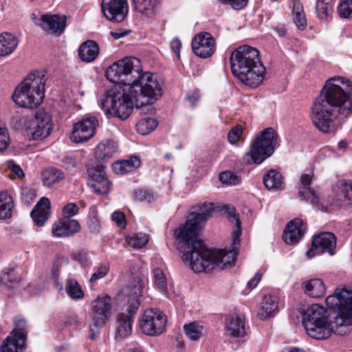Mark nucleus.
Here are the masks:
<instances>
[{
    "mask_svg": "<svg viewBox=\"0 0 352 352\" xmlns=\"http://www.w3.org/2000/svg\"><path fill=\"white\" fill-rule=\"evenodd\" d=\"M21 194L23 198L25 199V201L28 202H29L30 200H33L36 197V191L32 188H23Z\"/></svg>",
    "mask_w": 352,
    "mask_h": 352,
    "instance_id": "55",
    "label": "nucleus"
},
{
    "mask_svg": "<svg viewBox=\"0 0 352 352\" xmlns=\"http://www.w3.org/2000/svg\"><path fill=\"white\" fill-rule=\"evenodd\" d=\"M317 16L322 20H328L332 15L333 8L316 6Z\"/></svg>",
    "mask_w": 352,
    "mask_h": 352,
    "instance_id": "52",
    "label": "nucleus"
},
{
    "mask_svg": "<svg viewBox=\"0 0 352 352\" xmlns=\"http://www.w3.org/2000/svg\"><path fill=\"white\" fill-rule=\"evenodd\" d=\"M108 272L109 268L107 267V266L104 265H100L95 269L94 272L89 278V281L91 283L95 282L97 280H99L104 277Z\"/></svg>",
    "mask_w": 352,
    "mask_h": 352,
    "instance_id": "49",
    "label": "nucleus"
},
{
    "mask_svg": "<svg viewBox=\"0 0 352 352\" xmlns=\"http://www.w3.org/2000/svg\"><path fill=\"white\" fill-rule=\"evenodd\" d=\"M8 167L10 168L11 171L16 174L19 177L22 178L25 176L23 170L21 168V167L19 165L14 164V162H10Z\"/></svg>",
    "mask_w": 352,
    "mask_h": 352,
    "instance_id": "56",
    "label": "nucleus"
},
{
    "mask_svg": "<svg viewBox=\"0 0 352 352\" xmlns=\"http://www.w3.org/2000/svg\"><path fill=\"white\" fill-rule=\"evenodd\" d=\"M226 332L232 337L244 336V322L237 315L228 316L226 323Z\"/></svg>",
    "mask_w": 352,
    "mask_h": 352,
    "instance_id": "27",
    "label": "nucleus"
},
{
    "mask_svg": "<svg viewBox=\"0 0 352 352\" xmlns=\"http://www.w3.org/2000/svg\"><path fill=\"white\" fill-rule=\"evenodd\" d=\"M230 62L233 75L243 84L257 87L262 83L265 67L257 49L250 45L240 46L232 52Z\"/></svg>",
    "mask_w": 352,
    "mask_h": 352,
    "instance_id": "5",
    "label": "nucleus"
},
{
    "mask_svg": "<svg viewBox=\"0 0 352 352\" xmlns=\"http://www.w3.org/2000/svg\"><path fill=\"white\" fill-rule=\"evenodd\" d=\"M153 273L155 285L161 292H165L167 287V281L164 272L160 268H155L153 270Z\"/></svg>",
    "mask_w": 352,
    "mask_h": 352,
    "instance_id": "42",
    "label": "nucleus"
},
{
    "mask_svg": "<svg viewBox=\"0 0 352 352\" xmlns=\"http://www.w3.org/2000/svg\"><path fill=\"white\" fill-rule=\"evenodd\" d=\"M219 178L221 183L229 185H236L241 182L240 177L230 171L221 173Z\"/></svg>",
    "mask_w": 352,
    "mask_h": 352,
    "instance_id": "44",
    "label": "nucleus"
},
{
    "mask_svg": "<svg viewBox=\"0 0 352 352\" xmlns=\"http://www.w3.org/2000/svg\"><path fill=\"white\" fill-rule=\"evenodd\" d=\"M63 324L65 327H69L72 328H76L78 325V316L76 315H71L65 318L63 321Z\"/></svg>",
    "mask_w": 352,
    "mask_h": 352,
    "instance_id": "54",
    "label": "nucleus"
},
{
    "mask_svg": "<svg viewBox=\"0 0 352 352\" xmlns=\"http://www.w3.org/2000/svg\"><path fill=\"white\" fill-rule=\"evenodd\" d=\"M340 84L352 87V82L347 78L334 77L329 79L311 108L312 122L322 132L328 133L334 120L344 119L352 112L349 95Z\"/></svg>",
    "mask_w": 352,
    "mask_h": 352,
    "instance_id": "4",
    "label": "nucleus"
},
{
    "mask_svg": "<svg viewBox=\"0 0 352 352\" xmlns=\"http://www.w3.org/2000/svg\"><path fill=\"white\" fill-rule=\"evenodd\" d=\"M13 200L7 192H0V219L11 217Z\"/></svg>",
    "mask_w": 352,
    "mask_h": 352,
    "instance_id": "35",
    "label": "nucleus"
},
{
    "mask_svg": "<svg viewBox=\"0 0 352 352\" xmlns=\"http://www.w3.org/2000/svg\"><path fill=\"white\" fill-rule=\"evenodd\" d=\"M333 197L332 205L336 207L352 208V180L340 179L332 186Z\"/></svg>",
    "mask_w": 352,
    "mask_h": 352,
    "instance_id": "11",
    "label": "nucleus"
},
{
    "mask_svg": "<svg viewBox=\"0 0 352 352\" xmlns=\"http://www.w3.org/2000/svg\"><path fill=\"white\" fill-rule=\"evenodd\" d=\"M157 126V122L155 119L144 118L136 124V130L138 133L145 135L153 131Z\"/></svg>",
    "mask_w": 352,
    "mask_h": 352,
    "instance_id": "38",
    "label": "nucleus"
},
{
    "mask_svg": "<svg viewBox=\"0 0 352 352\" xmlns=\"http://www.w3.org/2000/svg\"><path fill=\"white\" fill-rule=\"evenodd\" d=\"M101 8L107 19L116 23L122 22L128 13L126 0H102Z\"/></svg>",
    "mask_w": 352,
    "mask_h": 352,
    "instance_id": "14",
    "label": "nucleus"
},
{
    "mask_svg": "<svg viewBox=\"0 0 352 352\" xmlns=\"http://www.w3.org/2000/svg\"><path fill=\"white\" fill-rule=\"evenodd\" d=\"M301 287L304 293L312 298L323 296L326 289L323 281L320 278L303 280Z\"/></svg>",
    "mask_w": 352,
    "mask_h": 352,
    "instance_id": "25",
    "label": "nucleus"
},
{
    "mask_svg": "<svg viewBox=\"0 0 352 352\" xmlns=\"http://www.w3.org/2000/svg\"><path fill=\"white\" fill-rule=\"evenodd\" d=\"M140 166V160L137 156H132L129 160H124L113 164L112 169L116 174H125L131 172Z\"/></svg>",
    "mask_w": 352,
    "mask_h": 352,
    "instance_id": "30",
    "label": "nucleus"
},
{
    "mask_svg": "<svg viewBox=\"0 0 352 352\" xmlns=\"http://www.w3.org/2000/svg\"><path fill=\"white\" fill-rule=\"evenodd\" d=\"M65 25L66 18L65 16L43 14L41 19L40 26L48 33L60 35L63 32Z\"/></svg>",
    "mask_w": 352,
    "mask_h": 352,
    "instance_id": "19",
    "label": "nucleus"
},
{
    "mask_svg": "<svg viewBox=\"0 0 352 352\" xmlns=\"http://www.w3.org/2000/svg\"><path fill=\"white\" fill-rule=\"evenodd\" d=\"M25 346H21L19 341L8 337L3 342L0 352H17L18 349H23Z\"/></svg>",
    "mask_w": 352,
    "mask_h": 352,
    "instance_id": "43",
    "label": "nucleus"
},
{
    "mask_svg": "<svg viewBox=\"0 0 352 352\" xmlns=\"http://www.w3.org/2000/svg\"><path fill=\"white\" fill-rule=\"evenodd\" d=\"M65 290L72 299H80L84 296V293L78 283L72 279L67 280Z\"/></svg>",
    "mask_w": 352,
    "mask_h": 352,
    "instance_id": "40",
    "label": "nucleus"
},
{
    "mask_svg": "<svg viewBox=\"0 0 352 352\" xmlns=\"http://www.w3.org/2000/svg\"><path fill=\"white\" fill-rule=\"evenodd\" d=\"M140 303L138 300H133L128 305L125 312H122L118 315L116 331L120 337L126 338L131 334L132 323Z\"/></svg>",
    "mask_w": 352,
    "mask_h": 352,
    "instance_id": "15",
    "label": "nucleus"
},
{
    "mask_svg": "<svg viewBox=\"0 0 352 352\" xmlns=\"http://www.w3.org/2000/svg\"><path fill=\"white\" fill-rule=\"evenodd\" d=\"M79 58L85 63H91L96 59L99 54L98 43L93 40L83 42L78 50Z\"/></svg>",
    "mask_w": 352,
    "mask_h": 352,
    "instance_id": "24",
    "label": "nucleus"
},
{
    "mask_svg": "<svg viewBox=\"0 0 352 352\" xmlns=\"http://www.w3.org/2000/svg\"><path fill=\"white\" fill-rule=\"evenodd\" d=\"M199 98V95L195 92H190L187 95V99L191 103L192 106H195Z\"/></svg>",
    "mask_w": 352,
    "mask_h": 352,
    "instance_id": "62",
    "label": "nucleus"
},
{
    "mask_svg": "<svg viewBox=\"0 0 352 352\" xmlns=\"http://www.w3.org/2000/svg\"><path fill=\"white\" fill-rule=\"evenodd\" d=\"M71 256L73 260L77 261L82 266H87L90 263L88 253L85 250L73 252Z\"/></svg>",
    "mask_w": 352,
    "mask_h": 352,
    "instance_id": "45",
    "label": "nucleus"
},
{
    "mask_svg": "<svg viewBox=\"0 0 352 352\" xmlns=\"http://www.w3.org/2000/svg\"><path fill=\"white\" fill-rule=\"evenodd\" d=\"M78 206L74 203H69L62 209V214L65 219L75 216L78 212Z\"/></svg>",
    "mask_w": 352,
    "mask_h": 352,
    "instance_id": "50",
    "label": "nucleus"
},
{
    "mask_svg": "<svg viewBox=\"0 0 352 352\" xmlns=\"http://www.w3.org/2000/svg\"><path fill=\"white\" fill-rule=\"evenodd\" d=\"M89 228L91 232L96 234L99 232L100 226L96 221L91 220L89 223Z\"/></svg>",
    "mask_w": 352,
    "mask_h": 352,
    "instance_id": "63",
    "label": "nucleus"
},
{
    "mask_svg": "<svg viewBox=\"0 0 352 352\" xmlns=\"http://www.w3.org/2000/svg\"><path fill=\"white\" fill-rule=\"evenodd\" d=\"M45 75L31 73L15 89L12 98L15 104L23 108L38 107L44 98Z\"/></svg>",
    "mask_w": 352,
    "mask_h": 352,
    "instance_id": "6",
    "label": "nucleus"
},
{
    "mask_svg": "<svg viewBox=\"0 0 352 352\" xmlns=\"http://www.w3.org/2000/svg\"><path fill=\"white\" fill-rule=\"evenodd\" d=\"M0 281L8 289H14L19 284V277L14 268H9L3 271Z\"/></svg>",
    "mask_w": 352,
    "mask_h": 352,
    "instance_id": "36",
    "label": "nucleus"
},
{
    "mask_svg": "<svg viewBox=\"0 0 352 352\" xmlns=\"http://www.w3.org/2000/svg\"><path fill=\"white\" fill-rule=\"evenodd\" d=\"M327 307L314 304L302 314V325L307 333L316 340L327 339L333 332L346 334V327L352 325V288H337L333 294L326 298Z\"/></svg>",
    "mask_w": 352,
    "mask_h": 352,
    "instance_id": "3",
    "label": "nucleus"
},
{
    "mask_svg": "<svg viewBox=\"0 0 352 352\" xmlns=\"http://www.w3.org/2000/svg\"><path fill=\"white\" fill-rule=\"evenodd\" d=\"M336 237L331 232H321L314 236L311 248L307 251L308 258H311L316 254L327 252L329 255L335 254Z\"/></svg>",
    "mask_w": 352,
    "mask_h": 352,
    "instance_id": "12",
    "label": "nucleus"
},
{
    "mask_svg": "<svg viewBox=\"0 0 352 352\" xmlns=\"http://www.w3.org/2000/svg\"><path fill=\"white\" fill-rule=\"evenodd\" d=\"M263 182L268 190H279L284 188L281 173L274 169H270L263 175Z\"/></svg>",
    "mask_w": 352,
    "mask_h": 352,
    "instance_id": "29",
    "label": "nucleus"
},
{
    "mask_svg": "<svg viewBox=\"0 0 352 352\" xmlns=\"http://www.w3.org/2000/svg\"><path fill=\"white\" fill-rule=\"evenodd\" d=\"M19 44L18 38L11 33L0 34V56L11 54Z\"/></svg>",
    "mask_w": 352,
    "mask_h": 352,
    "instance_id": "28",
    "label": "nucleus"
},
{
    "mask_svg": "<svg viewBox=\"0 0 352 352\" xmlns=\"http://www.w3.org/2000/svg\"><path fill=\"white\" fill-rule=\"evenodd\" d=\"M307 226L300 218L289 221L284 229L283 239L287 245H296L303 237Z\"/></svg>",
    "mask_w": 352,
    "mask_h": 352,
    "instance_id": "18",
    "label": "nucleus"
},
{
    "mask_svg": "<svg viewBox=\"0 0 352 352\" xmlns=\"http://www.w3.org/2000/svg\"><path fill=\"white\" fill-rule=\"evenodd\" d=\"M112 299L108 295L98 297L91 304L93 317L89 324V336L94 340L100 333V329L104 326L110 318L112 309Z\"/></svg>",
    "mask_w": 352,
    "mask_h": 352,
    "instance_id": "8",
    "label": "nucleus"
},
{
    "mask_svg": "<svg viewBox=\"0 0 352 352\" xmlns=\"http://www.w3.org/2000/svg\"><path fill=\"white\" fill-rule=\"evenodd\" d=\"M162 0H132L134 10L142 16L153 19L157 14Z\"/></svg>",
    "mask_w": 352,
    "mask_h": 352,
    "instance_id": "22",
    "label": "nucleus"
},
{
    "mask_svg": "<svg viewBox=\"0 0 352 352\" xmlns=\"http://www.w3.org/2000/svg\"><path fill=\"white\" fill-rule=\"evenodd\" d=\"M352 12V0L343 1L338 7V13L342 18H347Z\"/></svg>",
    "mask_w": 352,
    "mask_h": 352,
    "instance_id": "48",
    "label": "nucleus"
},
{
    "mask_svg": "<svg viewBox=\"0 0 352 352\" xmlns=\"http://www.w3.org/2000/svg\"><path fill=\"white\" fill-rule=\"evenodd\" d=\"M277 134L272 127L262 131L251 144V150L243 156V162L250 165L259 164L274 152Z\"/></svg>",
    "mask_w": 352,
    "mask_h": 352,
    "instance_id": "7",
    "label": "nucleus"
},
{
    "mask_svg": "<svg viewBox=\"0 0 352 352\" xmlns=\"http://www.w3.org/2000/svg\"><path fill=\"white\" fill-rule=\"evenodd\" d=\"M166 322V316L162 312L148 309L142 314L139 320V326L144 334L156 336L164 331Z\"/></svg>",
    "mask_w": 352,
    "mask_h": 352,
    "instance_id": "10",
    "label": "nucleus"
},
{
    "mask_svg": "<svg viewBox=\"0 0 352 352\" xmlns=\"http://www.w3.org/2000/svg\"><path fill=\"white\" fill-rule=\"evenodd\" d=\"M116 85L105 92L100 106L107 115L122 120L127 119L137 109L154 104L162 95V83L150 72H142L140 59L125 57L109 66L105 72Z\"/></svg>",
    "mask_w": 352,
    "mask_h": 352,
    "instance_id": "1",
    "label": "nucleus"
},
{
    "mask_svg": "<svg viewBox=\"0 0 352 352\" xmlns=\"http://www.w3.org/2000/svg\"><path fill=\"white\" fill-rule=\"evenodd\" d=\"M313 177L312 170L309 173L302 174L300 178L299 196L302 199L310 200L312 204L316 205L319 203V198L310 186Z\"/></svg>",
    "mask_w": 352,
    "mask_h": 352,
    "instance_id": "21",
    "label": "nucleus"
},
{
    "mask_svg": "<svg viewBox=\"0 0 352 352\" xmlns=\"http://www.w3.org/2000/svg\"><path fill=\"white\" fill-rule=\"evenodd\" d=\"M186 336L191 340H198L202 336L203 327L195 322H190L184 326Z\"/></svg>",
    "mask_w": 352,
    "mask_h": 352,
    "instance_id": "39",
    "label": "nucleus"
},
{
    "mask_svg": "<svg viewBox=\"0 0 352 352\" xmlns=\"http://www.w3.org/2000/svg\"><path fill=\"white\" fill-rule=\"evenodd\" d=\"M118 151L117 144L112 140H104L96 146V157L98 160H105L113 156Z\"/></svg>",
    "mask_w": 352,
    "mask_h": 352,
    "instance_id": "26",
    "label": "nucleus"
},
{
    "mask_svg": "<svg viewBox=\"0 0 352 352\" xmlns=\"http://www.w3.org/2000/svg\"><path fill=\"white\" fill-rule=\"evenodd\" d=\"M170 45L171 50L175 53H176L177 56L179 57V52H180V50H181V47H182L181 41L177 38H173L171 41V42L170 43Z\"/></svg>",
    "mask_w": 352,
    "mask_h": 352,
    "instance_id": "57",
    "label": "nucleus"
},
{
    "mask_svg": "<svg viewBox=\"0 0 352 352\" xmlns=\"http://www.w3.org/2000/svg\"><path fill=\"white\" fill-rule=\"evenodd\" d=\"M214 207L212 203L204 204L196 211L191 212L186 223L174 231V236L183 250V259L188 262L195 272H210L214 266L222 263L232 265L235 263L241 234V222L235 209L225 205L223 210L233 221L236 229L233 232L232 248L209 249L197 236Z\"/></svg>",
    "mask_w": 352,
    "mask_h": 352,
    "instance_id": "2",
    "label": "nucleus"
},
{
    "mask_svg": "<svg viewBox=\"0 0 352 352\" xmlns=\"http://www.w3.org/2000/svg\"><path fill=\"white\" fill-rule=\"evenodd\" d=\"M336 0H317L316 6L333 8Z\"/></svg>",
    "mask_w": 352,
    "mask_h": 352,
    "instance_id": "60",
    "label": "nucleus"
},
{
    "mask_svg": "<svg viewBox=\"0 0 352 352\" xmlns=\"http://www.w3.org/2000/svg\"><path fill=\"white\" fill-rule=\"evenodd\" d=\"M98 124V120L94 116L83 118L74 124L71 140L76 143L87 142L94 135Z\"/></svg>",
    "mask_w": 352,
    "mask_h": 352,
    "instance_id": "13",
    "label": "nucleus"
},
{
    "mask_svg": "<svg viewBox=\"0 0 352 352\" xmlns=\"http://www.w3.org/2000/svg\"><path fill=\"white\" fill-rule=\"evenodd\" d=\"M221 3L229 5L235 10H240L246 7L248 0H218Z\"/></svg>",
    "mask_w": 352,
    "mask_h": 352,
    "instance_id": "51",
    "label": "nucleus"
},
{
    "mask_svg": "<svg viewBox=\"0 0 352 352\" xmlns=\"http://www.w3.org/2000/svg\"><path fill=\"white\" fill-rule=\"evenodd\" d=\"M50 201L47 197H42L31 212V217L38 226H42L50 215Z\"/></svg>",
    "mask_w": 352,
    "mask_h": 352,
    "instance_id": "23",
    "label": "nucleus"
},
{
    "mask_svg": "<svg viewBox=\"0 0 352 352\" xmlns=\"http://www.w3.org/2000/svg\"><path fill=\"white\" fill-rule=\"evenodd\" d=\"M129 33V31H123L121 30H118L116 31H111V36L115 39H119L126 36Z\"/></svg>",
    "mask_w": 352,
    "mask_h": 352,
    "instance_id": "61",
    "label": "nucleus"
},
{
    "mask_svg": "<svg viewBox=\"0 0 352 352\" xmlns=\"http://www.w3.org/2000/svg\"><path fill=\"white\" fill-rule=\"evenodd\" d=\"M148 241V237L145 234H133L126 237V242L129 245L140 249L143 248Z\"/></svg>",
    "mask_w": 352,
    "mask_h": 352,
    "instance_id": "41",
    "label": "nucleus"
},
{
    "mask_svg": "<svg viewBox=\"0 0 352 352\" xmlns=\"http://www.w3.org/2000/svg\"><path fill=\"white\" fill-rule=\"evenodd\" d=\"M105 167L97 164L89 170V182L96 194H106L110 188V182L106 177Z\"/></svg>",
    "mask_w": 352,
    "mask_h": 352,
    "instance_id": "17",
    "label": "nucleus"
},
{
    "mask_svg": "<svg viewBox=\"0 0 352 352\" xmlns=\"http://www.w3.org/2000/svg\"><path fill=\"white\" fill-rule=\"evenodd\" d=\"M134 197L136 200L140 201H146L151 202L155 199V196L153 192L144 189H139L136 190L135 192Z\"/></svg>",
    "mask_w": 352,
    "mask_h": 352,
    "instance_id": "47",
    "label": "nucleus"
},
{
    "mask_svg": "<svg viewBox=\"0 0 352 352\" xmlns=\"http://www.w3.org/2000/svg\"><path fill=\"white\" fill-rule=\"evenodd\" d=\"M293 19L296 26L299 30H304L307 25V19L302 5L299 2H295L293 5Z\"/></svg>",
    "mask_w": 352,
    "mask_h": 352,
    "instance_id": "37",
    "label": "nucleus"
},
{
    "mask_svg": "<svg viewBox=\"0 0 352 352\" xmlns=\"http://www.w3.org/2000/svg\"><path fill=\"white\" fill-rule=\"evenodd\" d=\"M191 45L195 55L202 58L211 56L215 52L214 39L208 32H201L196 35Z\"/></svg>",
    "mask_w": 352,
    "mask_h": 352,
    "instance_id": "16",
    "label": "nucleus"
},
{
    "mask_svg": "<svg viewBox=\"0 0 352 352\" xmlns=\"http://www.w3.org/2000/svg\"><path fill=\"white\" fill-rule=\"evenodd\" d=\"M14 328L13 329L12 338L19 341L21 346H25L27 339L26 321L22 318L16 317L14 320Z\"/></svg>",
    "mask_w": 352,
    "mask_h": 352,
    "instance_id": "33",
    "label": "nucleus"
},
{
    "mask_svg": "<svg viewBox=\"0 0 352 352\" xmlns=\"http://www.w3.org/2000/svg\"><path fill=\"white\" fill-rule=\"evenodd\" d=\"M142 292V285L140 281L134 280L132 283L124 286L121 292L124 296H128L129 305L133 300H138L140 302L139 298L141 296Z\"/></svg>",
    "mask_w": 352,
    "mask_h": 352,
    "instance_id": "34",
    "label": "nucleus"
},
{
    "mask_svg": "<svg viewBox=\"0 0 352 352\" xmlns=\"http://www.w3.org/2000/svg\"><path fill=\"white\" fill-rule=\"evenodd\" d=\"M261 279V274L259 272H257L254 276L248 282V287L251 289L255 288Z\"/></svg>",
    "mask_w": 352,
    "mask_h": 352,
    "instance_id": "59",
    "label": "nucleus"
},
{
    "mask_svg": "<svg viewBox=\"0 0 352 352\" xmlns=\"http://www.w3.org/2000/svg\"><path fill=\"white\" fill-rule=\"evenodd\" d=\"M111 219L118 226L124 228L126 225L125 216L123 212L117 211L112 214Z\"/></svg>",
    "mask_w": 352,
    "mask_h": 352,
    "instance_id": "53",
    "label": "nucleus"
},
{
    "mask_svg": "<svg viewBox=\"0 0 352 352\" xmlns=\"http://www.w3.org/2000/svg\"><path fill=\"white\" fill-rule=\"evenodd\" d=\"M80 228L78 221L74 219H66L54 223L52 234L56 237H67L79 232Z\"/></svg>",
    "mask_w": 352,
    "mask_h": 352,
    "instance_id": "20",
    "label": "nucleus"
},
{
    "mask_svg": "<svg viewBox=\"0 0 352 352\" xmlns=\"http://www.w3.org/2000/svg\"><path fill=\"white\" fill-rule=\"evenodd\" d=\"M278 311V304L276 297L265 296L263 299L262 307L258 313L263 320L270 318Z\"/></svg>",
    "mask_w": 352,
    "mask_h": 352,
    "instance_id": "31",
    "label": "nucleus"
},
{
    "mask_svg": "<svg viewBox=\"0 0 352 352\" xmlns=\"http://www.w3.org/2000/svg\"><path fill=\"white\" fill-rule=\"evenodd\" d=\"M41 178L43 185L50 187L63 179L65 174L61 170L51 167L42 173Z\"/></svg>",
    "mask_w": 352,
    "mask_h": 352,
    "instance_id": "32",
    "label": "nucleus"
},
{
    "mask_svg": "<svg viewBox=\"0 0 352 352\" xmlns=\"http://www.w3.org/2000/svg\"><path fill=\"white\" fill-rule=\"evenodd\" d=\"M243 128L240 124L233 127L228 134V140L232 144H236L240 139L242 134Z\"/></svg>",
    "mask_w": 352,
    "mask_h": 352,
    "instance_id": "46",
    "label": "nucleus"
},
{
    "mask_svg": "<svg viewBox=\"0 0 352 352\" xmlns=\"http://www.w3.org/2000/svg\"><path fill=\"white\" fill-rule=\"evenodd\" d=\"M60 259L64 260V258L61 257V256H57L56 260L53 263L52 271V278H58L59 265L58 263V261Z\"/></svg>",
    "mask_w": 352,
    "mask_h": 352,
    "instance_id": "58",
    "label": "nucleus"
},
{
    "mask_svg": "<svg viewBox=\"0 0 352 352\" xmlns=\"http://www.w3.org/2000/svg\"><path fill=\"white\" fill-rule=\"evenodd\" d=\"M52 129L51 116L45 111H38L25 125L26 135L30 140H41L47 138Z\"/></svg>",
    "mask_w": 352,
    "mask_h": 352,
    "instance_id": "9",
    "label": "nucleus"
},
{
    "mask_svg": "<svg viewBox=\"0 0 352 352\" xmlns=\"http://www.w3.org/2000/svg\"><path fill=\"white\" fill-rule=\"evenodd\" d=\"M274 29L276 30V32L278 33L279 36L280 37H285L286 35V28L284 25H277L274 28Z\"/></svg>",
    "mask_w": 352,
    "mask_h": 352,
    "instance_id": "64",
    "label": "nucleus"
}]
</instances>
